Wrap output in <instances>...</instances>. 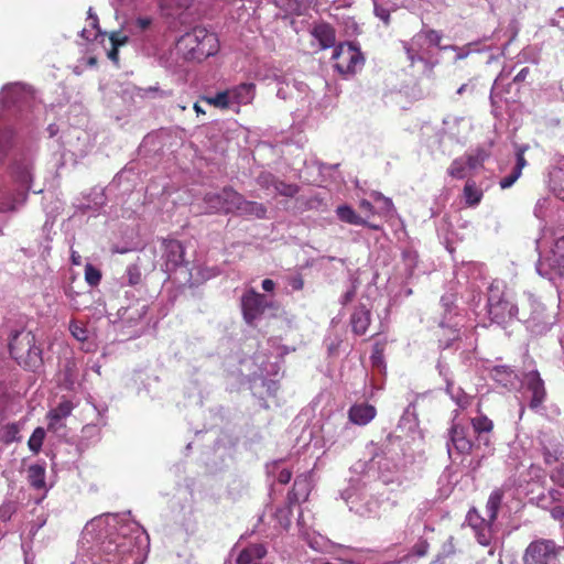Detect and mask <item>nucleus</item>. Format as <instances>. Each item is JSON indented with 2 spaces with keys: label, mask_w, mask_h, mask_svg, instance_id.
Here are the masks:
<instances>
[{
  "label": "nucleus",
  "mask_w": 564,
  "mask_h": 564,
  "mask_svg": "<svg viewBox=\"0 0 564 564\" xmlns=\"http://www.w3.org/2000/svg\"><path fill=\"white\" fill-rule=\"evenodd\" d=\"M149 535L130 513H106L89 521L72 564H143Z\"/></svg>",
  "instance_id": "nucleus-1"
},
{
  "label": "nucleus",
  "mask_w": 564,
  "mask_h": 564,
  "mask_svg": "<svg viewBox=\"0 0 564 564\" xmlns=\"http://www.w3.org/2000/svg\"><path fill=\"white\" fill-rule=\"evenodd\" d=\"M369 459H358L349 468L350 473L371 481H381L387 486L400 487L405 477V455L403 443L399 436H388L381 444L371 443L368 446Z\"/></svg>",
  "instance_id": "nucleus-2"
},
{
  "label": "nucleus",
  "mask_w": 564,
  "mask_h": 564,
  "mask_svg": "<svg viewBox=\"0 0 564 564\" xmlns=\"http://www.w3.org/2000/svg\"><path fill=\"white\" fill-rule=\"evenodd\" d=\"M218 50L217 35L205 28L196 26L177 40L175 47L170 52V57H161V63L166 68L172 69L181 66L178 56H182L183 61L202 62L215 55Z\"/></svg>",
  "instance_id": "nucleus-3"
},
{
  "label": "nucleus",
  "mask_w": 564,
  "mask_h": 564,
  "mask_svg": "<svg viewBox=\"0 0 564 564\" xmlns=\"http://www.w3.org/2000/svg\"><path fill=\"white\" fill-rule=\"evenodd\" d=\"M13 187L8 184H0V212L14 210L17 205L22 203L26 193L32 189L33 181V155L21 154L11 166Z\"/></svg>",
  "instance_id": "nucleus-4"
},
{
  "label": "nucleus",
  "mask_w": 564,
  "mask_h": 564,
  "mask_svg": "<svg viewBox=\"0 0 564 564\" xmlns=\"http://www.w3.org/2000/svg\"><path fill=\"white\" fill-rule=\"evenodd\" d=\"M372 489L371 481L364 477L357 479V474L349 471L348 486L340 491V497L350 511L360 517H372L379 510V500L371 494Z\"/></svg>",
  "instance_id": "nucleus-5"
},
{
  "label": "nucleus",
  "mask_w": 564,
  "mask_h": 564,
  "mask_svg": "<svg viewBox=\"0 0 564 564\" xmlns=\"http://www.w3.org/2000/svg\"><path fill=\"white\" fill-rule=\"evenodd\" d=\"M487 313L492 323L503 325L518 318L519 304L501 280H494L488 286Z\"/></svg>",
  "instance_id": "nucleus-6"
},
{
  "label": "nucleus",
  "mask_w": 564,
  "mask_h": 564,
  "mask_svg": "<svg viewBox=\"0 0 564 564\" xmlns=\"http://www.w3.org/2000/svg\"><path fill=\"white\" fill-rule=\"evenodd\" d=\"M9 350L17 362L25 369L35 371L43 364L42 348L31 330L24 328L12 330L9 339Z\"/></svg>",
  "instance_id": "nucleus-7"
},
{
  "label": "nucleus",
  "mask_w": 564,
  "mask_h": 564,
  "mask_svg": "<svg viewBox=\"0 0 564 564\" xmlns=\"http://www.w3.org/2000/svg\"><path fill=\"white\" fill-rule=\"evenodd\" d=\"M161 268L169 274V278L175 275L178 283H186L191 280L188 262L185 260V248L176 239L161 240Z\"/></svg>",
  "instance_id": "nucleus-8"
},
{
  "label": "nucleus",
  "mask_w": 564,
  "mask_h": 564,
  "mask_svg": "<svg viewBox=\"0 0 564 564\" xmlns=\"http://www.w3.org/2000/svg\"><path fill=\"white\" fill-rule=\"evenodd\" d=\"M324 446L339 451L356 437V429L343 415L329 416L321 426Z\"/></svg>",
  "instance_id": "nucleus-9"
},
{
  "label": "nucleus",
  "mask_w": 564,
  "mask_h": 564,
  "mask_svg": "<svg viewBox=\"0 0 564 564\" xmlns=\"http://www.w3.org/2000/svg\"><path fill=\"white\" fill-rule=\"evenodd\" d=\"M454 302V294H445L441 299L444 314L438 323L443 332L438 338V343L442 349L449 348L453 343L460 337V327L463 326L464 317L456 312Z\"/></svg>",
  "instance_id": "nucleus-10"
},
{
  "label": "nucleus",
  "mask_w": 564,
  "mask_h": 564,
  "mask_svg": "<svg viewBox=\"0 0 564 564\" xmlns=\"http://www.w3.org/2000/svg\"><path fill=\"white\" fill-rule=\"evenodd\" d=\"M512 72L513 67H509L506 65L502 67L501 72L495 79L490 91V102L494 108H496L498 101L501 100L502 98L508 100V95H510L511 98H514L517 96L522 84L525 83L530 74V67H522L512 78V82L506 83L512 75Z\"/></svg>",
  "instance_id": "nucleus-11"
},
{
  "label": "nucleus",
  "mask_w": 564,
  "mask_h": 564,
  "mask_svg": "<svg viewBox=\"0 0 564 564\" xmlns=\"http://www.w3.org/2000/svg\"><path fill=\"white\" fill-rule=\"evenodd\" d=\"M536 272L552 282L557 278H564V235L555 239L549 252L543 254L540 251Z\"/></svg>",
  "instance_id": "nucleus-12"
},
{
  "label": "nucleus",
  "mask_w": 564,
  "mask_h": 564,
  "mask_svg": "<svg viewBox=\"0 0 564 564\" xmlns=\"http://www.w3.org/2000/svg\"><path fill=\"white\" fill-rule=\"evenodd\" d=\"M562 547L550 539H535L525 547L523 564H560Z\"/></svg>",
  "instance_id": "nucleus-13"
},
{
  "label": "nucleus",
  "mask_w": 564,
  "mask_h": 564,
  "mask_svg": "<svg viewBox=\"0 0 564 564\" xmlns=\"http://www.w3.org/2000/svg\"><path fill=\"white\" fill-rule=\"evenodd\" d=\"M522 397L528 401L530 410L542 413L547 399L544 380L538 370H530L523 375L521 380Z\"/></svg>",
  "instance_id": "nucleus-14"
},
{
  "label": "nucleus",
  "mask_w": 564,
  "mask_h": 564,
  "mask_svg": "<svg viewBox=\"0 0 564 564\" xmlns=\"http://www.w3.org/2000/svg\"><path fill=\"white\" fill-rule=\"evenodd\" d=\"M335 69L343 75H351L364 65V56L354 43H340L333 52Z\"/></svg>",
  "instance_id": "nucleus-15"
},
{
  "label": "nucleus",
  "mask_w": 564,
  "mask_h": 564,
  "mask_svg": "<svg viewBox=\"0 0 564 564\" xmlns=\"http://www.w3.org/2000/svg\"><path fill=\"white\" fill-rule=\"evenodd\" d=\"M503 495L502 489H495L486 503V518L480 517L476 509H471L466 517L468 524L474 530H478L484 524H492L497 520L498 512L502 506Z\"/></svg>",
  "instance_id": "nucleus-16"
},
{
  "label": "nucleus",
  "mask_w": 564,
  "mask_h": 564,
  "mask_svg": "<svg viewBox=\"0 0 564 564\" xmlns=\"http://www.w3.org/2000/svg\"><path fill=\"white\" fill-rule=\"evenodd\" d=\"M518 319L524 323H531L532 326L545 329L551 325L544 318V306L534 297L532 293H525L519 307Z\"/></svg>",
  "instance_id": "nucleus-17"
},
{
  "label": "nucleus",
  "mask_w": 564,
  "mask_h": 564,
  "mask_svg": "<svg viewBox=\"0 0 564 564\" xmlns=\"http://www.w3.org/2000/svg\"><path fill=\"white\" fill-rule=\"evenodd\" d=\"M269 306V302L263 294L254 290L247 291L241 297L242 315L246 323L253 326L256 321L263 314Z\"/></svg>",
  "instance_id": "nucleus-18"
},
{
  "label": "nucleus",
  "mask_w": 564,
  "mask_h": 564,
  "mask_svg": "<svg viewBox=\"0 0 564 564\" xmlns=\"http://www.w3.org/2000/svg\"><path fill=\"white\" fill-rule=\"evenodd\" d=\"M446 446L449 457H453L454 452L459 455L469 454L474 449L469 430L459 424H453L448 432Z\"/></svg>",
  "instance_id": "nucleus-19"
},
{
  "label": "nucleus",
  "mask_w": 564,
  "mask_h": 564,
  "mask_svg": "<svg viewBox=\"0 0 564 564\" xmlns=\"http://www.w3.org/2000/svg\"><path fill=\"white\" fill-rule=\"evenodd\" d=\"M30 99V91L20 83L8 84L0 91V104L6 108H20L28 104Z\"/></svg>",
  "instance_id": "nucleus-20"
},
{
  "label": "nucleus",
  "mask_w": 564,
  "mask_h": 564,
  "mask_svg": "<svg viewBox=\"0 0 564 564\" xmlns=\"http://www.w3.org/2000/svg\"><path fill=\"white\" fill-rule=\"evenodd\" d=\"M94 410L97 413L96 421L86 424L82 429V438L86 441L87 444L96 443L100 440L101 429L107 424L106 413L108 411V406L106 404H95L91 403Z\"/></svg>",
  "instance_id": "nucleus-21"
},
{
  "label": "nucleus",
  "mask_w": 564,
  "mask_h": 564,
  "mask_svg": "<svg viewBox=\"0 0 564 564\" xmlns=\"http://www.w3.org/2000/svg\"><path fill=\"white\" fill-rule=\"evenodd\" d=\"M78 383V367L74 358H66L61 367L58 375V384L65 389L73 391Z\"/></svg>",
  "instance_id": "nucleus-22"
},
{
  "label": "nucleus",
  "mask_w": 564,
  "mask_h": 564,
  "mask_svg": "<svg viewBox=\"0 0 564 564\" xmlns=\"http://www.w3.org/2000/svg\"><path fill=\"white\" fill-rule=\"evenodd\" d=\"M75 405L70 400H62L57 406L50 410L47 413L48 430L56 432L63 427V420L72 414Z\"/></svg>",
  "instance_id": "nucleus-23"
},
{
  "label": "nucleus",
  "mask_w": 564,
  "mask_h": 564,
  "mask_svg": "<svg viewBox=\"0 0 564 564\" xmlns=\"http://www.w3.org/2000/svg\"><path fill=\"white\" fill-rule=\"evenodd\" d=\"M311 35L313 36L314 40L318 42L321 50H326L335 46V29L326 22H319L314 24L313 28L311 29Z\"/></svg>",
  "instance_id": "nucleus-24"
},
{
  "label": "nucleus",
  "mask_w": 564,
  "mask_h": 564,
  "mask_svg": "<svg viewBox=\"0 0 564 564\" xmlns=\"http://www.w3.org/2000/svg\"><path fill=\"white\" fill-rule=\"evenodd\" d=\"M376 416V408L368 403H359L350 406L348 421L351 425H366Z\"/></svg>",
  "instance_id": "nucleus-25"
},
{
  "label": "nucleus",
  "mask_w": 564,
  "mask_h": 564,
  "mask_svg": "<svg viewBox=\"0 0 564 564\" xmlns=\"http://www.w3.org/2000/svg\"><path fill=\"white\" fill-rule=\"evenodd\" d=\"M85 202L78 205V208L82 213H98L107 202L105 191L101 187H95L90 191V193L84 197Z\"/></svg>",
  "instance_id": "nucleus-26"
},
{
  "label": "nucleus",
  "mask_w": 564,
  "mask_h": 564,
  "mask_svg": "<svg viewBox=\"0 0 564 564\" xmlns=\"http://www.w3.org/2000/svg\"><path fill=\"white\" fill-rule=\"evenodd\" d=\"M444 131L456 141L464 139L468 132V122L463 117L447 116L443 120Z\"/></svg>",
  "instance_id": "nucleus-27"
},
{
  "label": "nucleus",
  "mask_w": 564,
  "mask_h": 564,
  "mask_svg": "<svg viewBox=\"0 0 564 564\" xmlns=\"http://www.w3.org/2000/svg\"><path fill=\"white\" fill-rule=\"evenodd\" d=\"M311 478L307 475H300L295 478L293 488L288 495L290 505L305 501L311 492Z\"/></svg>",
  "instance_id": "nucleus-28"
},
{
  "label": "nucleus",
  "mask_w": 564,
  "mask_h": 564,
  "mask_svg": "<svg viewBox=\"0 0 564 564\" xmlns=\"http://www.w3.org/2000/svg\"><path fill=\"white\" fill-rule=\"evenodd\" d=\"M267 207L262 203L247 200L243 195L236 212V215L246 218L264 219L267 217Z\"/></svg>",
  "instance_id": "nucleus-29"
},
{
  "label": "nucleus",
  "mask_w": 564,
  "mask_h": 564,
  "mask_svg": "<svg viewBox=\"0 0 564 564\" xmlns=\"http://www.w3.org/2000/svg\"><path fill=\"white\" fill-rule=\"evenodd\" d=\"M267 555V549L262 544H251L245 547L238 555L237 564H264L263 558Z\"/></svg>",
  "instance_id": "nucleus-30"
},
{
  "label": "nucleus",
  "mask_w": 564,
  "mask_h": 564,
  "mask_svg": "<svg viewBox=\"0 0 564 564\" xmlns=\"http://www.w3.org/2000/svg\"><path fill=\"white\" fill-rule=\"evenodd\" d=\"M423 44L422 34H415L410 42L404 43L408 59L412 65L416 62H427V53L425 52Z\"/></svg>",
  "instance_id": "nucleus-31"
},
{
  "label": "nucleus",
  "mask_w": 564,
  "mask_h": 564,
  "mask_svg": "<svg viewBox=\"0 0 564 564\" xmlns=\"http://www.w3.org/2000/svg\"><path fill=\"white\" fill-rule=\"evenodd\" d=\"M229 91L234 107L239 105H247L251 102L254 97V85L250 83H243L232 89H229Z\"/></svg>",
  "instance_id": "nucleus-32"
},
{
  "label": "nucleus",
  "mask_w": 564,
  "mask_h": 564,
  "mask_svg": "<svg viewBox=\"0 0 564 564\" xmlns=\"http://www.w3.org/2000/svg\"><path fill=\"white\" fill-rule=\"evenodd\" d=\"M491 378L506 388L514 387L518 375L508 366H495L490 370Z\"/></svg>",
  "instance_id": "nucleus-33"
},
{
  "label": "nucleus",
  "mask_w": 564,
  "mask_h": 564,
  "mask_svg": "<svg viewBox=\"0 0 564 564\" xmlns=\"http://www.w3.org/2000/svg\"><path fill=\"white\" fill-rule=\"evenodd\" d=\"M350 324L356 335H364L370 324V312L365 306L357 307L351 314Z\"/></svg>",
  "instance_id": "nucleus-34"
},
{
  "label": "nucleus",
  "mask_w": 564,
  "mask_h": 564,
  "mask_svg": "<svg viewBox=\"0 0 564 564\" xmlns=\"http://www.w3.org/2000/svg\"><path fill=\"white\" fill-rule=\"evenodd\" d=\"M484 196V191L476 184L474 180H467L463 189V197L467 206L476 207L479 205Z\"/></svg>",
  "instance_id": "nucleus-35"
},
{
  "label": "nucleus",
  "mask_w": 564,
  "mask_h": 564,
  "mask_svg": "<svg viewBox=\"0 0 564 564\" xmlns=\"http://www.w3.org/2000/svg\"><path fill=\"white\" fill-rule=\"evenodd\" d=\"M153 19L151 17H137L127 22V30L131 35L142 36L152 30Z\"/></svg>",
  "instance_id": "nucleus-36"
},
{
  "label": "nucleus",
  "mask_w": 564,
  "mask_h": 564,
  "mask_svg": "<svg viewBox=\"0 0 564 564\" xmlns=\"http://www.w3.org/2000/svg\"><path fill=\"white\" fill-rule=\"evenodd\" d=\"M276 82L279 85V88L276 90V96L280 99L286 100L294 97V93L300 94L304 93L307 88V86L303 83L294 82L292 84L284 83L280 79V77H276Z\"/></svg>",
  "instance_id": "nucleus-37"
},
{
  "label": "nucleus",
  "mask_w": 564,
  "mask_h": 564,
  "mask_svg": "<svg viewBox=\"0 0 564 564\" xmlns=\"http://www.w3.org/2000/svg\"><path fill=\"white\" fill-rule=\"evenodd\" d=\"M241 199V194L235 191L230 186H226L223 188V205H224V214H236L239 203Z\"/></svg>",
  "instance_id": "nucleus-38"
},
{
  "label": "nucleus",
  "mask_w": 564,
  "mask_h": 564,
  "mask_svg": "<svg viewBox=\"0 0 564 564\" xmlns=\"http://www.w3.org/2000/svg\"><path fill=\"white\" fill-rule=\"evenodd\" d=\"M336 215L339 220L349 225L365 226L367 224L361 216H359L349 205L346 204L336 208Z\"/></svg>",
  "instance_id": "nucleus-39"
},
{
  "label": "nucleus",
  "mask_w": 564,
  "mask_h": 564,
  "mask_svg": "<svg viewBox=\"0 0 564 564\" xmlns=\"http://www.w3.org/2000/svg\"><path fill=\"white\" fill-rule=\"evenodd\" d=\"M446 393L462 410L469 406L473 400V397L467 394L462 388L455 387L453 381H448V387H446Z\"/></svg>",
  "instance_id": "nucleus-40"
},
{
  "label": "nucleus",
  "mask_w": 564,
  "mask_h": 564,
  "mask_svg": "<svg viewBox=\"0 0 564 564\" xmlns=\"http://www.w3.org/2000/svg\"><path fill=\"white\" fill-rule=\"evenodd\" d=\"M474 449L481 458L492 453L491 433H475Z\"/></svg>",
  "instance_id": "nucleus-41"
},
{
  "label": "nucleus",
  "mask_w": 564,
  "mask_h": 564,
  "mask_svg": "<svg viewBox=\"0 0 564 564\" xmlns=\"http://www.w3.org/2000/svg\"><path fill=\"white\" fill-rule=\"evenodd\" d=\"M302 538L306 544L315 551L323 552L328 547V539L315 531H303Z\"/></svg>",
  "instance_id": "nucleus-42"
},
{
  "label": "nucleus",
  "mask_w": 564,
  "mask_h": 564,
  "mask_svg": "<svg viewBox=\"0 0 564 564\" xmlns=\"http://www.w3.org/2000/svg\"><path fill=\"white\" fill-rule=\"evenodd\" d=\"M28 480L35 489L45 488V465L34 464L28 468Z\"/></svg>",
  "instance_id": "nucleus-43"
},
{
  "label": "nucleus",
  "mask_w": 564,
  "mask_h": 564,
  "mask_svg": "<svg viewBox=\"0 0 564 564\" xmlns=\"http://www.w3.org/2000/svg\"><path fill=\"white\" fill-rule=\"evenodd\" d=\"M480 275V267L475 263H467L456 271V279L462 283V279H466V283H470L471 288L475 286L476 280Z\"/></svg>",
  "instance_id": "nucleus-44"
},
{
  "label": "nucleus",
  "mask_w": 564,
  "mask_h": 564,
  "mask_svg": "<svg viewBox=\"0 0 564 564\" xmlns=\"http://www.w3.org/2000/svg\"><path fill=\"white\" fill-rule=\"evenodd\" d=\"M535 499L538 507L550 510L556 502L562 501L563 492L557 489H550L539 495Z\"/></svg>",
  "instance_id": "nucleus-45"
},
{
  "label": "nucleus",
  "mask_w": 564,
  "mask_h": 564,
  "mask_svg": "<svg viewBox=\"0 0 564 564\" xmlns=\"http://www.w3.org/2000/svg\"><path fill=\"white\" fill-rule=\"evenodd\" d=\"M550 188L554 195L564 202V170L554 169L550 173Z\"/></svg>",
  "instance_id": "nucleus-46"
},
{
  "label": "nucleus",
  "mask_w": 564,
  "mask_h": 564,
  "mask_svg": "<svg viewBox=\"0 0 564 564\" xmlns=\"http://www.w3.org/2000/svg\"><path fill=\"white\" fill-rule=\"evenodd\" d=\"M204 203L206 205L205 213L207 214H224L223 205V189L216 193H207L204 196Z\"/></svg>",
  "instance_id": "nucleus-47"
},
{
  "label": "nucleus",
  "mask_w": 564,
  "mask_h": 564,
  "mask_svg": "<svg viewBox=\"0 0 564 564\" xmlns=\"http://www.w3.org/2000/svg\"><path fill=\"white\" fill-rule=\"evenodd\" d=\"M204 101L219 109L234 108L229 89L219 91L214 96L204 97Z\"/></svg>",
  "instance_id": "nucleus-48"
},
{
  "label": "nucleus",
  "mask_w": 564,
  "mask_h": 564,
  "mask_svg": "<svg viewBox=\"0 0 564 564\" xmlns=\"http://www.w3.org/2000/svg\"><path fill=\"white\" fill-rule=\"evenodd\" d=\"M489 155L490 153L486 149L478 148L470 153H467L463 158L466 160L469 170H476L482 166L484 162L489 158Z\"/></svg>",
  "instance_id": "nucleus-49"
},
{
  "label": "nucleus",
  "mask_w": 564,
  "mask_h": 564,
  "mask_svg": "<svg viewBox=\"0 0 564 564\" xmlns=\"http://www.w3.org/2000/svg\"><path fill=\"white\" fill-rule=\"evenodd\" d=\"M88 23L90 29H83L80 32L82 37L87 41L95 40L100 34L98 17L94 13L93 8L88 10Z\"/></svg>",
  "instance_id": "nucleus-50"
},
{
  "label": "nucleus",
  "mask_w": 564,
  "mask_h": 564,
  "mask_svg": "<svg viewBox=\"0 0 564 564\" xmlns=\"http://www.w3.org/2000/svg\"><path fill=\"white\" fill-rule=\"evenodd\" d=\"M467 171H469V167L463 156L455 159L447 169L448 175L456 180L465 178Z\"/></svg>",
  "instance_id": "nucleus-51"
},
{
  "label": "nucleus",
  "mask_w": 564,
  "mask_h": 564,
  "mask_svg": "<svg viewBox=\"0 0 564 564\" xmlns=\"http://www.w3.org/2000/svg\"><path fill=\"white\" fill-rule=\"evenodd\" d=\"M476 43H468L464 46H457V45H444L441 46L442 51H453L456 53L454 61H460L466 57H468L473 52H478V50L475 48Z\"/></svg>",
  "instance_id": "nucleus-52"
},
{
  "label": "nucleus",
  "mask_w": 564,
  "mask_h": 564,
  "mask_svg": "<svg viewBox=\"0 0 564 564\" xmlns=\"http://www.w3.org/2000/svg\"><path fill=\"white\" fill-rule=\"evenodd\" d=\"M45 438V430L36 427L29 438L28 446L33 454H39Z\"/></svg>",
  "instance_id": "nucleus-53"
},
{
  "label": "nucleus",
  "mask_w": 564,
  "mask_h": 564,
  "mask_svg": "<svg viewBox=\"0 0 564 564\" xmlns=\"http://www.w3.org/2000/svg\"><path fill=\"white\" fill-rule=\"evenodd\" d=\"M473 430L471 433H491L494 423L485 415H479L471 419Z\"/></svg>",
  "instance_id": "nucleus-54"
},
{
  "label": "nucleus",
  "mask_w": 564,
  "mask_h": 564,
  "mask_svg": "<svg viewBox=\"0 0 564 564\" xmlns=\"http://www.w3.org/2000/svg\"><path fill=\"white\" fill-rule=\"evenodd\" d=\"M13 144V132L10 129L0 131V161H2Z\"/></svg>",
  "instance_id": "nucleus-55"
},
{
  "label": "nucleus",
  "mask_w": 564,
  "mask_h": 564,
  "mask_svg": "<svg viewBox=\"0 0 564 564\" xmlns=\"http://www.w3.org/2000/svg\"><path fill=\"white\" fill-rule=\"evenodd\" d=\"M372 2L375 15L380 19L384 25H389L391 8L384 4V0H372Z\"/></svg>",
  "instance_id": "nucleus-56"
},
{
  "label": "nucleus",
  "mask_w": 564,
  "mask_h": 564,
  "mask_svg": "<svg viewBox=\"0 0 564 564\" xmlns=\"http://www.w3.org/2000/svg\"><path fill=\"white\" fill-rule=\"evenodd\" d=\"M544 460L546 464L555 463L560 459L563 454V448L560 444H554L551 446H544L543 448Z\"/></svg>",
  "instance_id": "nucleus-57"
},
{
  "label": "nucleus",
  "mask_w": 564,
  "mask_h": 564,
  "mask_svg": "<svg viewBox=\"0 0 564 564\" xmlns=\"http://www.w3.org/2000/svg\"><path fill=\"white\" fill-rule=\"evenodd\" d=\"M141 270L137 264H130L127 267L126 273L123 275V280L127 281L129 285H137L141 282Z\"/></svg>",
  "instance_id": "nucleus-58"
},
{
  "label": "nucleus",
  "mask_w": 564,
  "mask_h": 564,
  "mask_svg": "<svg viewBox=\"0 0 564 564\" xmlns=\"http://www.w3.org/2000/svg\"><path fill=\"white\" fill-rule=\"evenodd\" d=\"M21 426L19 423L7 424L3 429V440L6 443L20 441Z\"/></svg>",
  "instance_id": "nucleus-59"
},
{
  "label": "nucleus",
  "mask_w": 564,
  "mask_h": 564,
  "mask_svg": "<svg viewBox=\"0 0 564 564\" xmlns=\"http://www.w3.org/2000/svg\"><path fill=\"white\" fill-rule=\"evenodd\" d=\"M550 205L551 199L549 197L539 198L534 206V216L540 220H544L549 215Z\"/></svg>",
  "instance_id": "nucleus-60"
},
{
  "label": "nucleus",
  "mask_w": 564,
  "mask_h": 564,
  "mask_svg": "<svg viewBox=\"0 0 564 564\" xmlns=\"http://www.w3.org/2000/svg\"><path fill=\"white\" fill-rule=\"evenodd\" d=\"M274 189L278 194L285 197H294L299 193V186L295 184H288L276 180Z\"/></svg>",
  "instance_id": "nucleus-61"
},
{
  "label": "nucleus",
  "mask_w": 564,
  "mask_h": 564,
  "mask_svg": "<svg viewBox=\"0 0 564 564\" xmlns=\"http://www.w3.org/2000/svg\"><path fill=\"white\" fill-rule=\"evenodd\" d=\"M69 330L73 337L78 341H85L88 338V329L78 321H72L69 323Z\"/></svg>",
  "instance_id": "nucleus-62"
},
{
  "label": "nucleus",
  "mask_w": 564,
  "mask_h": 564,
  "mask_svg": "<svg viewBox=\"0 0 564 564\" xmlns=\"http://www.w3.org/2000/svg\"><path fill=\"white\" fill-rule=\"evenodd\" d=\"M417 34L423 35V42H429L431 45L437 46L441 50V41L443 39V34L440 31L429 29L422 30Z\"/></svg>",
  "instance_id": "nucleus-63"
},
{
  "label": "nucleus",
  "mask_w": 564,
  "mask_h": 564,
  "mask_svg": "<svg viewBox=\"0 0 564 564\" xmlns=\"http://www.w3.org/2000/svg\"><path fill=\"white\" fill-rule=\"evenodd\" d=\"M85 280L90 286H96L101 280V272L93 264H86L85 267Z\"/></svg>",
  "instance_id": "nucleus-64"
}]
</instances>
